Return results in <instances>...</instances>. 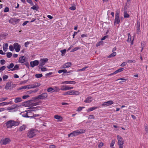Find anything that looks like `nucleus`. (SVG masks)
<instances>
[{"mask_svg": "<svg viewBox=\"0 0 148 148\" xmlns=\"http://www.w3.org/2000/svg\"><path fill=\"white\" fill-rule=\"evenodd\" d=\"M92 97H88L84 100V102L90 103L92 101Z\"/></svg>", "mask_w": 148, "mask_h": 148, "instance_id": "21", "label": "nucleus"}, {"mask_svg": "<svg viewBox=\"0 0 148 148\" xmlns=\"http://www.w3.org/2000/svg\"><path fill=\"white\" fill-rule=\"evenodd\" d=\"M9 11V8L8 7L5 8L4 10V12H8Z\"/></svg>", "mask_w": 148, "mask_h": 148, "instance_id": "51", "label": "nucleus"}, {"mask_svg": "<svg viewBox=\"0 0 148 148\" xmlns=\"http://www.w3.org/2000/svg\"><path fill=\"white\" fill-rule=\"evenodd\" d=\"M39 63V62L38 60H35L33 61L30 62V64L32 67L37 66Z\"/></svg>", "mask_w": 148, "mask_h": 148, "instance_id": "14", "label": "nucleus"}, {"mask_svg": "<svg viewBox=\"0 0 148 148\" xmlns=\"http://www.w3.org/2000/svg\"><path fill=\"white\" fill-rule=\"evenodd\" d=\"M66 50L64 49V50L60 51V52L62 53V56H63L64 55V54L66 53Z\"/></svg>", "mask_w": 148, "mask_h": 148, "instance_id": "40", "label": "nucleus"}, {"mask_svg": "<svg viewBox=\"0 0 148 148\" xmlns=\"http://www.w3.org/2000/svg\"><path fill=\"white\" fill-rule=\"evenodd\" d=\"M11 140L10 138H2L0 142V144L2 145H6L10 143Z\"/></svg>", "mask_w": 148, "mask_h": 148, "instance_id": "5", "label": "nucleus"}, {"mask_svg": "<svg viewBox=\"0 0 148 148\" xmlns=\"http://www.w3.org/2000/svg\"><path fill=\"white\" fill-rule=\"evenodd\" d=\"M8 99L7 97H2L0 98V102L5 101Z\"/></svg>", "mask_w": 148, "mask_h": 148, "instance_id": "42", "label": "nucleus"}, {"mask_svg": "<svg viewBox=\"0 0 148 148\" xmlns=\"http://www.w3.org/2000/svg\"><path fill=\"white\" fill-rule=\"evenodd\" d=\"M48 95L46 93H44L35 97V99H36L44 100L46 99Z\"/></svg>", "mask_w": 148, "mask_h": 148, "instance_id": "4", "label": "nucleus"}, {"mask_svg": "<svg viewBox=\"0 0 148 148\" xmlns=\"http://www.w3.org/2000/svg\"><path fill=\"white\" fill-rule=\"evenodd\" d=\"M85 132V130L83 129H80L79 130H76L69 134L68 136L69 137H70V136H77L79 134L84 133Z\"/></svg>", "mask_w": 148, "mask_h": 148, "instance_id": "1", "label": "nucleus"}, {"mask_svg": "<svg viewBox=\"0 0 148 148\" xmlns=\"http://www.w3.org/2000/svg\"><path fill=\"white\" fill-rule=\"evenodd\" d=\"M8 76L7 75H3V81H5L6 79H8Z\"/></svg>", "mask_w": 148, "mask_h": 148, "instance_id": "45", "label": "nucleus"}, {"mask_svg": "<svg viewBox=\"0 0 148 148\" xmlns=\"http://www.w3.org/2000/svg\"><path fill=\"white\" fill-rule=\"evenodd\" d=\"M49 148H56V146L54 145H51L49 146Z\"/></svg>", "mask_w": 148, "mask_h": 148, "instance_id": "64", "label": "nucleus"}, {"mask_svg": "<svg viewBox=\"0 0 148 148\" xmlns=\"http://www.w3.org/2000/svg\"><path fill=\"white\" fill-rule=\"evenodd\" d=\"M73 88V87H70L66 85V91L71 90Z\"/></svg>", "mask_w": 148, "mask_h": 148, "instance_id": "33", "label": "nucleus"}, {"mask_svg": "<svg viewBox=\"0 0 148 148\" xmlns=\"http://www.w3.org/2000/svg\"><path fill=\"white\" fill-rule=\"evenodd\" d=\"M117 138L118 141V144L119 146L123 145L124 140L123 138L119 135H117Z\"/></svg>", "mask_w": 148, "mask_h": 148, "instance_id": "7", "label": "nucleus"}, {"mask_svg": "<svg viewBox=\"0 0 148 148\" xmlns=\"http://www.w3.org/2000/svg\"><path fill=\"white\" fill-rule=\"evenodd\" d=\"M38 7L35 5H34L32 7H31V9H33V10H35L36 11L38 10Z\"/></svg>", "mask_w": 148, "mask_h": 148, "instance_id": "35", "label": "nucleus"}, {"mask_svg": "<svg viewBox=\"0 0 148 148\" xmlns=\"http://www.w3.org/2000/svg\"><path fill=\"white\" fill-rule=\"evenodd\" d=\"M63 95H69V91L66 92H65L63 94Z\"/></svg>", "mask_w": 148, "mask_h": 148, "instance_id": "61", "label": "nucleus"}, {"mask_svg": "<svg viewBox=\"0 0 148 148\" xmlns=\"http://www.w3.org/2000/svg\"><path fill=\"white\" fill-rule=\"evenodd\" d=\"M76 83V82L74 81H66V84H75Z\"/></svg>", "mask_w": 148, "mask_h": 148, "instance_id": "32", "label": "nucleus"}, {"mask_svg": "<svg viewBox=\"0 0 148 148\" xmlns=\"http://www.w3.org/2000/svg\"><path fill=\"white\" fill-rule=\"evenodd\" d=\"M127 35H128V39H127V42H129L130 41L132 40H134V38L132 39H131V35L130 33L128 34Z\"/></svg>", "mask_w": 148, "mask_h": 148, "instance_id": "25", "label": "nucleus"}, {"mask_svg": "<svg viewBox=\"0 0 148 148\" xmlns=\"http://www.w3.org/2000/svg\"><path fill=\"white\" fill-rule=\"evenodd\" d=\"M39 68L40 69L41 71H45L47 70V68L45 67L40 68V67Z\"/></svg>", "mask_w": 148, "mask_h": 148, "instance_id": "43", "label": "nucleus"}, {"mask_svg": "<svg viewBox=\"0 0 148 148\" xmlns=\"http://www.w3.org/2000/svg\"><path fill=\"white\" fill-rule=\"evenodd\" d=\"M14 66V64L13 63L10 64L9 66H7L8 69H10L12 68Z\"/></svg>", "mask_w": 148, "mask_h": 148, "instance_id": "44", "label": "nucleus"}, {"mask_svg": "<svg viewBox=\"0 0 148 148\" xmlns=\"http://www.w3.org/2000/svg\"><path fill=\"white\" fill-rule=\"evenodd\" d=\"M114 103V102L112 100H110L107 102H104L102 104V106H108L112 105Z\"/></svg>", "mask_w": 148, "mask_h": 148, "instance_id": "13", "label": "nucleus"}, {"mask_svg": "<svg viewBox=\"0 0 148 148\" xmlns=\"http://www.w3.org/2000/svg\"><path fill=\"white\" fill-rule=\"evenodd\" d=\"M19 124V123L18 122L13 120L9 121L6 123V125L8 128H12L13 126H16Z\"/></svg>", "mask_w": 148, "mask_h": 148, "instance_id": "2", "label": "nucleus"}, {"mask_svg": "<svg viewBox=\"0 0 148 148\" xmlns=\"http://www.w3.org/2000/svg\"><path fill=\"white\" fill-rule=\"evenodd\" d=\"M14 47L16 52H19L21 48V46L17 43H15L14 44Z\"/></svg>", "mask_w": 148, "mask_h": 148, "instance_id": "9", "label": "nucleus"}, {"mask_svg": "<svg viewBox=\"0 0 148 148\" xmlns=\"http://www.w3.org/2000/svg\"><path fill=\"white\" fill-rule=\"evenodd\" d=\"M116 55V53L115 52H114L112 53H111L110 55L109 56L108 58H110L111 57H113L114 56H115Z\"/></svg>", "mask_w": 148, "mask_h": 148, "instance_id": "30", "label": "nucleus"}, {"mask_svg": "<svg viewBox=\"0 0 148 148\" xmlns=\"http://www.w3.org/2000/svg\"><path fill=\"white\" fill-rule=\"evenodd\" d=\"M29 97V95H24L23 96L22 98L23 99H25Z\"/></svg>", "mask_w": 148, "mask_h": 148, "instance_id": "63", "label": "nucleus"}, {"mask_svg": "<svg viewBox=\"0 0 148 148\" xmlns=\"http://www.w3.org/2000/svg\"><path fill=\"white\" fill-rule=\"evenodd\" d=\"M5 60H1L0 61L1 64L3 65L5 64Z\"/></svg>", "mask_w": 148, "mask_h": 148, "instance_id": "59", "label": "nucleus"}, {"mask_svg": "<svg viewBox=\"0 0 148 148\" xmlns=\"http://www.w3.org/2000/svg\"><path fill=\"white\" fill-rule=\"evenodd\" d=\"M15 86L16 85L12 84V82H8L6 83L5 88L6 90L11 89Z\"/></svg>", "mask_w": 148, "mask_h": 148, "instance_id": "6", "label": "nucleus"}, {"mask_svg": "<svg viewBox=\"0 0 148 148\" xmlns=\"http://www.w3.org/2000/svg\"><path fill=\"white\" fill-rule=\"evenodd\" d=\"M71 72L70 71L67 72L66 69H63V72L64 73H69Z\"/></svg>", "mask_w": 148, "mask_h": 148, "instance_id": "62", "label": "nucleus"}, {"mask_svg": "<svg viewBox=\"0 0 148 148\" xmlns=\"http://www.w3.org/2000/svg\"><path fill=\"white\" fill-rule=\"evenodd\" d=\"M54 92H57L60 91V88L57 86H55L53 87Z\"/></svg>", "mask_w": 148, "mask_h": 148, "instance_id": "27", "label": "nucleus"}, {"mask_svg": "<svg viewBox=\"0 0 148 148\" xmlns=\"http://www.w3.org/2000/svg\"><path fill=\"white\" fill-rule=\"evenodd\" d=\"M20 21L19 19L16 18H11L9 20L10 23L12 24L17 23H18Z\"/></svg>", "mask_w": 148, "mask_h": 148, "instance_id": "10", "label": "nucleus"}, {"mask_svg": "<svg viewBox=\"0 0 148 148\" xmlns=\"http://www.w3.org/2000/svg\"><path fill=\"white\" fill-rule=\"evenodd\" d=\"M11 107H12V109H15V108H16L18 106L17 105L14 104V105H13Z\"/></svg>", "mask_w": 148, "mask_h": 148, "instance_id": "52", "label": "nucleus"}, {"mask_svg": "<svg viewBox=\"0 0 148 148\" xmlns=\"http://www.w3.org/2000/svg\"><path fill=\"white\" fill-rule=\"evenodd\" d=\"M35 77L37 78H38L40 77H42V74H38L35 75Z\"/></svg>", "mask_w": 148, "mask_h": 148, "instance_id": "38", "label": "nucleus"}, {"mask_svg": "<svg viewBox=\"0 0 148 148\" xmlns=\"http://www.w3.org/2000/svg\"><path fill=\"white\" fill-rule=\"evenodd\" d=\"M37 132V131L36 130H31L28 132L27 136L30 138H32L36 135Z\"/></svg>", "mask_w": 148, "mask_h": 148, "instance_id": "3", "label": "nucleus"}, {"mask_svg": "<svg viewBox=\"0 0 148 148\" xmlns=\"http://www.w3.org/2000/svg\"><path fill=\"white\" fill-rule=\"evenodd\" d=\"M103 143L101 142L99 143V144L98 145V147L99 148H101V147L103 146Z\"/></svg>", "mask_w": 148, "mask_h": 148, "instance_id": "56", "label": "nucleus"}, {"mask_svg": "<svg viewBox=\"0 0 148 148\" xmlns=\"http://www.w3.org/2000/svg\"><path fill=\"white\" fill-rule=\"evenodd\" d=\"M130 16V15L128 14L127 12L125 11L124 12V17L125 18H128Z\"/></svg>", "mask_w": 148, "mask_h": 148, "instance_id": "29", "label": "nucleus"}, {"mask_svg": "<svg viewBox=\"0 0 148 148\" xmlns=\"http://www.w3.org/2000/svg\"><path fill=\"white\" fill-rule=\"evenodd\" d=\"M14 47L12 45H10L9 46V49L10 51H12L14 50Z\"/></svg>", "mask_w": 148, "mask_h": 148, "instance_id": "50", "label": "nucleus"}, {"mask_svg": "<svg viewBox=\"0 0 148 148\" xmlns=\"http://www.w3.org/2000/svg\"><path fill=\"white\" fill-rule=\"evenodd\" d=\"M70 9L72 10H75L76 7L75 6H73L69 8Z\"/></svg>", "mask_w": 148, "mask_h": 148, "instance_id": "55", "label": "nucleus"}, {"mask_svg": "<svg viewBox=\"0 0 148 148\" xmlns=\"http://www.w3.org/2000/svg\"><path fill=\"white\" fill-rule=\"evenodd\" d=\"M5 68L6 67L5 66H3L1 67H0V72L4 70L5 69Z\"/></svg>", "mask_w": 148, "mask_h": 148, "instance_id": "48", "label": "nucleus"}, {"mask_svg": "<svg viewBox=\"0 0 148 148\" xmlns=\"http://www.w3.org/2000/svg\"><path fill=\"white\" fill-rule=\"evenodd\" d=\"M20 89H29V87H28V85H26V86H22L20 88Z\"/></svg>", "mask_w": 148, "mask_h": 148, "instance_id": "37", "label": "nucleus"}, {"mask_svg": "<svg viewBox=\"0 0 148 148\" xmlns=\"http://www.w3.org/2000/svg\"><path fill=\"white\" fill-rule=\"evenodd\" d=\"M47 91L49 92H53L54 91V88L51 87H49L47 89Z\"/></svg>", "mask_w": 148, "mask_h": 148, "instance_id": "28", "label": "nucleus"}, {"mask_svg": "<svg viewBox=\"0 0 148 148\" xmlns=\"http://www.w3.org/2000/svg\"><path fill=\"white\" fill-rule=\"evenodd\" d=\"M71 66V63L70 62L65 63L61 66V69H66L70 67Z\"/></svg>", "mask_w": 148, "mask_h": 148, "instance_id": "12", "label": "nucleus"}, {"mask_svg": "<svg viewBox=\"0 0 148 148\" xmlns=\"http://www.w3.org/2000/svg\"><path fill=\"white\" fill-rule=\"evenodd\" d=\"M22 101V99L21 97H17L14 100V102L16 103H17L18 102H20Z\"/></svg>", "mask_w": 148, "mask_h": 148, "instance_id": "24", "label": "nucleus"}, {"mask_svg": "<svg viewBox=\"0 0 148 148\" xmlns=\"http://www.w3.org/2000/svg\"><path fill=\"white\" fill-rule=\"evenodd\" d=\"M124 68H120L118 70H117V71H118V73L119 72L122 71H123L124 70Z\"/></svg>", "mask_w": 148, "mask_h": 148, "instance_id": "54", "label": "nucleus"}, {"mask_svg": "<svg viewBox=\"0 0 148 148\" xmlns=\"http://www.w3.org/2000/svg\"><path fill=\"white\" fill-rule=\"evenodd\" d=\"M115 143V140H112L110 144V147H111V148H114V147H112L114 145Z\"/></svg>", "mask_w": 148, "mask_h": 148, "instance_id": "34", "label": "nucleus"}, {"mask_svg": "<svg viewBox=\"0 0 148 148\" xmlns=\"http://www.w3.org/2000/svg\"><path fill=\"white\" fill-rule=\"evenodd\" d=\"M80 47H75L71 51V52H73L74 51H76L77 50L79 49H80Z\"/></svg>", "mask_w": 148, "mask_h": 148, "instance_id": "31", "label": "nucleus"}, {"mask_svg": "<svg viewBox=\"0 0 148 148\" xmlns=\"http://www.w3.org/2000/svg\"><path fill=\"white\" fill-rule=\"evenodd\" d=\"M40 84L38 82L34 84V88H35L36 87H39L40 86Z\"/></svg>", "mask_w": 148, "mask_h": 148, "instance_id": "36", "label": "nucleus"}, {"mask_svg": "<svg viewBox=\"0 0 148 148\" xmlns=\"http://www.w3.org/2000/svg\"><path fill=\"white\" fill-rule=\"evenodd\" d=\"M88 68V66H86V67H84V68H83L82 69H78L77 70V71L78 72H79L80 71H84L86 68Z\"/></svg>", "mask_w": 148, "mask_h": 148, "instance_id": "47", "label": "nucleus"}, {"mask_svg": "<svg viewBox=\"0 0 148 148\" xmlns=\"http://www.w3.org/2000/svg\"><path fill=\"white\" fill-rule=\"evenodd\" d=\"M25 112H26V113L25 114V115L24 116H23L25 117H30L31 118H32L36 116H34L33 115V116H29V115H30V112H27V111H25Z\"/></svg>", "mask_w": 148, "mask_h": 148, "instance_id": "17", "label": "nucleus"}, {"mask_svg": "<svg viewBox=\"0 0 148 148\" xmlns=\"http://www.w3.org/2000/svg\"><path fill=\"white\" fill-rule=\"evenodd\" d=\"M26 127V126L25 125H23L21 126L19 129V131H22L25 130Z\"/></svg>", "mask_w": 148, "mask_h": 148, "instance_id": "22", "label": "nucleus"}, {"mask_svg": "<svg viewBox=\"0 0 148 148\" xmlns=\"http://www.w3.org/2000/svg\"><path fill=\"white\" fill-rule=\"evenodd\" d=\"M12 101H11L10 102H3L2 103H0V106H6L9 104H12Z\"/></svg>", "mask_w": 148, "mask_h": 148, "instance_id": "20", "label": "nucleus"}, {"mask_svg": "<svg viewBox=\"0 0 148 148\" xmlns=\"http://www.w3.org/2000/svg\"><path fill=\"white\" fill-rule=\"evenodd\" d=\"M97 107H92L88 108V109L86 110V111L88 112H89L90 111H92L94 110L97 109Z\"/></svg>", "mask_w": 148, "mask_h": 148, "instance_id": "23", "label": "nucleus"}, {"mask_svg": "<svg viewBox=\"0 0 148 148\" xmlns=\"http://www.w3.org/2000/svg\"><path fill=\"white\" fill-rule=\"evenodd\" d=\"M27 1L30 3L31 5H33V3L31 0H27Z\"/></svg>", "mask_w": 148, "mask_h": 148, "instance_id": "57", "label": "nucleus"}, {"mask_svg": "<svg viewBox=\"0 0 148 148\" xmlns=\"http://www.w3.org/2000/svg\"><path fill=\"white\" fill-rule=\"evenodd\" d=\"M8 43H5L3 45V50L4 51L6 52L8 49Z\"/></svg>", "mask_w": 148, "mask_h": 148, "instance_id": "18", "label": "nucleus"}, {"mask_svg": "<svg viewBox=\"0 0 148 148\" xmlns=\"http://www.w3.org/2000/svg\"><path fill=\"white\" fill-rule=\"evenodd\" d=\"M94 116L92 115L89 116V117L88 118V119H94Z\"/></svg>", "mask_w": 148, "mask_h": 148, "instance_id": "60", "label": "nucleus"}, {"mask_svg": "<svg viewBox=\"0 0 148 148\" xmlns=\"http://www.w3.org/2000/svg\"><path fill=\"white\" fill-rule=\"evenodd\" d=\"M119 10L117 11L115 14V16H119Z\"/></svg>", "mask_w": 148, "mask_h": 148, "instance_id": "53", "label": "nucleus"}, {"mask_svg": "<svg viewBox=\"0 0 148 148\" xmlns=\"http://www.w3.org/2000/svg\"><path fill=\"white\" fill-rule=\"evenodd\" d=\"M66 85H62L61 86L60 90H62L66 91Z\"/></svg>", "mask_w": 148, "mask_h": 148, "instance_id": "39", "label": "nucleus"}, {"mask_svg": "<svg viewBox=\"0 0 148 148\" xmlns=\"http://www.w3.org/2000/svg\"><path fill=\"white\" fill-rule=\"evenodd\" d=\"M119 16H115V18L114 21V25H116V24H118L120 22V19L119 18Z\"/></svg>", "mask_w": 148, "mask_h": 148, "instance_id": "19", "label": "nucleus"}, {"mask_svg": "<svg viewBox=\"0 0 148 148\" xmlns=\"http://www.w3.org/2000/svg\"><path fill=\"white\" fill-rule=\"evenodd\" d=\"M18 62L21 63H23L25 62V57L24 56L21 57L19 58Z\"/></svg>", "mask_w": 148, "mask_h": 148, "instance_id": "16", "label": "nucleus"}, {"mask_svg": "<svg viewBox=\"0 0 148 148\" xmlns=\"http://www.w3.org/2000/svg\"><path fill=\"white\" fill-rule=\"evenodd\" d=\"M84 108V107H79L77 109L76 111L78 112L82 110V109Z\"/></svg>", "mask_w": 148, "mask_h": 148, "instance_id": "46", "label": "nucleus"}, {"mask_svg": "<svg viewBox=\"0 0 148 148\" xmlns=\"http://www.w3.org/2000/svg\"><path fill=\"white\" fill-rule=\"evenodd\" d=\"M127 64V63L125 62H123L121 64V66H125Z\"/></svg>", "mask_w": 148, "mask_h": 148, "instance_id": "58", "label": "nucleus"}, {"mask_svg": "<svg viewBox=\"0 0 148 148\" xmlns=\"http://www.w3.org/2000/svg\"><path fill=\"white\" fill-rule=\"evenodd\" d=\"M140 23L138 22L137 25V32L139 33L140 29Z\"/></svg>", "mask_w": 148, "mask_h": 148, "instance_id": "26", "label": "nucleus"}, {"mask_svg": "<svg viewBox=\"0 0 148 148\" xmlns=\"http://www.w3.org/2000/svg\"><path fill=\"white\" fill-rule=\"evenodd\" d=\"M69 95H79L80 92L75 90H71L69 91Z\"/></svg>", "mask_w": 148, "mask_h": 148, "instance_id": "11", "label": "nucleus"}, {"mask_svg": "<svg viewBox=\"0 0 148 148\" xmlns=\"http://www.w3.org/2000/svg\"><path fill=\"white\" fill-rule=\"evenodd\" d=\"M48 61V59L47 58H43L40 59L39 62V67L40 66H43L46 64Z\"/></svg>", "mask_w": 148, "mask_h": 148, "instance_id": "8", "label": "nucleus"}, {"mask_svg": "<svg viewBox=\"0 0 148 148\" xmlns=\"http://www.w3.org/2000/svg\"><path fill=\"white\" fill-rule=\"evenodd\" d=\"M12 53L11 52H8L7 53V57L8 58H10L12 55Z\"/></svg>", "mask_w": 148, "mask_h": 148, "instance_id": "41", "label": "nucleus"}, {"mask_svg": "<svg viewBox=\"0 0 148 148\" xmlns=\"http://www.w3.org/2000/svg\"><path fill=\"white\" fill-rule=\"evenodd\" d=\"M29 89L30 88H34V84L28 85Z\"/></svg>", "mask_w": 148, "mask_h": 148, "instance_id": "49", "label": "nucleus"}, {"mask_svg": "<svg viewBox=\"0 0 148 148\" xmlns=\"http://www.w3.org/2000/svg\"><path fill=\"white\" fill-rule=\"evenodd\" d=\"M54 118L56 119L58 121L61 122L63 120V118L62 116L58 115H55Z\"/></svg>", "mask_w": 148, "mask_h": 148, "instance_id": "15", "label": "nucleus"}]
</instances>
